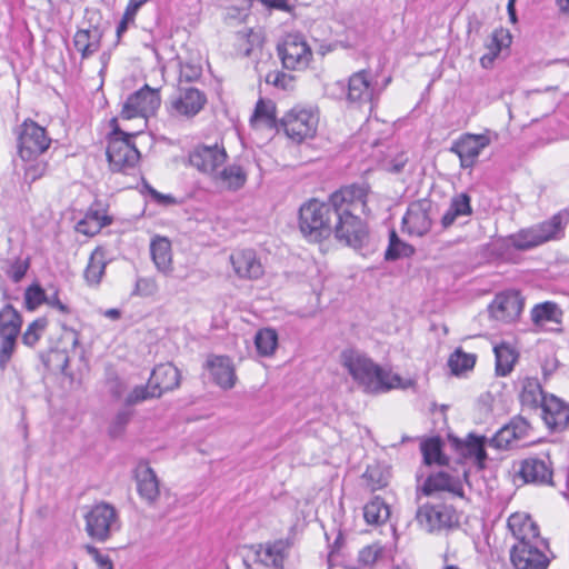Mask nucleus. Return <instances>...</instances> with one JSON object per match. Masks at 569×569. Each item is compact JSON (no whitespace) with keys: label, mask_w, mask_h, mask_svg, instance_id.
I'll return each mask as SVG.
<instances>
[{"label":"nucleus","mask_w":569,"mask_h":569,"mask_svg":"<svg viewBox=\"0 0 569 569\" xmlns=\"http://www.w3.org/2000/svg\"><path fill=\"white\" fill-rule=\"evenodd\" d=\"M243 36L247 38L249 47L246 49V56H249L254 47L262 44V38L260 33L254 32L252 29L243 31Z\"/></svg>","instance_id":"nucleus-61"},{"label":"nucleus","mask_w":569,"mask_h":569,"mask_svg":"<svg viewBox=\"0 0 569 569\" xmlns=\"http://www.w3.org/2000/svg\"><path fill=\"white\" fill-rule=\"evenodd\" d=\"M552 552L549 543L513 545L510 549V560L515 569H547Z\"/></svg>","instance_id":"nucleus-8"},{"label":"nucleus","mask_w":569,"mask_h":569,"mask_svg":"<svg viewBox=\"0 0 569 569\" xmlns=\"http://www.w3.org/2000/svg\"><path fill=\"white\" fill-rule=\"evenodd\" d=\"M470 197L462 192L451 198L449 208L441 217L440 223L443 229L450 228L458 218L472 213Z\"/></svg>","instance_id":"nucleus-31"},{"label":"nucleus","mask_w":569,"mask_h":569,"mask_svg":"<svg viewBox=\"0 0 569 569\" xmlns=\"http://www.w3.org/2000/svg\"><path fill=\"white\" fill-rule=\"evenodd\" d=\"M289 548L290 543L284 539L268 542L264 546L258 545L256 549V557L263 566L272 567L274 569H283V562Z\"/></svg>","instance_id":"nucleus-23"},{"label":"nucleus","mask_w":569,"mask_h":569,"mask_svg":"<svg viewBox=\"0 0 569 569\" xmlns=\"http://www.w3.org/2000/svg\"><path fill=\"white\" fill-rule=\"evenodd\" d=\"M496 357V375L505 377L509 375L517 361L518 353L507 343H500L493 348Z\"/></svg>","instance_id":"nucleus-36"},{"label":"nucleus","mask_w":569,"mask_h":569,"mask_svg":"<svg viewBox=\"0 0 569 569\" xmlns=\"http://www.w3.org/2000/svg\"><path fill=\"white\" fill-rule=\"evenodd\" d=\"M148 0H129L124 13L117 26V44L120 42L122 34L128 30L129 24L133 23L134 17L142 4Z\"/></svg>","instance_id":"nucleus-47"},{"label":"nucleus","mask_w":569,"mask_h":569,"mask_svg":"<svg viewBox=\"0 0 569 569\" xmlns=\"http://www.w3.org/2000/svg\"><path fill=\"white\" fill-rule=\"evenodd\" d=\"M516 473L525 483L552 485L553 470L549 457L545 459L538 457L526 458L519 462Z\"/></svg>","instance_id":"nucleus-15"},{"label":"nucleus","mask_w":569,"mask_h":569,"mask_svg":"<svg viewBox=\"0 0 569 569\" xmlns=\"http://www.w3.org/2000/svg\"><path fill=\"white\" fill-rule=\"evenodd\" d=\"M541 412L547 427L555 432L565 430L569 425V406L555 395L542 397Z\"/></svg>","instance_id":"nucleus-17"},{"label":"nucleus","mask_w":569,"mask_h":569,"mask_svg":"<svg viewBox=\"0 0 569 569\" xmlns=\"http://www.w3.org/2000/svg\"><path fill=\"white\" fill-rule=\"evenodd\" d=\"M511 42V34L508 30L502 28L496 29L492 34L490 41L486 44L489 53H495L496 57L499 56L501 49L503 47H508Z\"/></svg>","instance_id":"nucleus-50"},{"label":"nucleus","mask_w":569,"mask_h":569,"mask_svg":"<svg viewBox=\"0 0 569 569\" xmlns=\"http://www.w3.org/2000/svg\"><path fill=\"white\" fill-rule=\"evenodd\" d=\"M46 303L52 308L58 309L62 313H70V308L63 302H61L57 291L51 296H47Z\"/></svg>","instance_id":"nucleus-63"},{"label":"nucleus","mask_w":569,"mask_h":569,"mask_svg":"<svg viewBox=\"0 0 569 569\" xmlns=\"http://www.w3.org/2000/svg\"><path fill=\"white\" fill-rule=\"evenodd\" d=\"M348 189L341 187L332 192L328 201L311 198L299 208V229L301 233L313 242H321L332 234V227L341 203L348 202Z\"/></svg>","instance_id":"nucleus-2"},{"label":"nucleus","mask_w":569,"mask_h":569,"mask_svg":"<svg viewBox=\"0 0 569 569\" xmlns=\"http://www.w3.org/2000/svg\"><path fill=\"white\" fill-rule=\"evenodd\" d=\"M180 379V371L177 367L172 363H161L152 370L149 378V387L159 391V397H161L163 392L178 388Z\"/></svg>","instance_id":"nucleus-22"},{"label":"nucleus","mask_w":569,"mask_h":569,"mask_svg":"<svg viewBox=\"0 0 569 569\" xmlns=\"http://www.w3.org/2000/svg\"><path fill=\"white\" fill-rule=\"evenodd\" d=\"M525 306L523 298L518 291L510 290L498 293L489 305L490 316L497 320L511 322L521 313Z\"/></svg>","instance_id":"nucleus-16"},{"label":"nucleus","mask_w":569,"mask_h":569,"mask_svg":"<svg viewBox=\"0 0 569 569\" xmlns=\"http://www.w3.org/2000/svg\"><path fill=\"white\" fill-rule=\"evenodd\" d=\"M278 56L284 69L302 70L308 67L312 52L300 34H288L277 46Z\"/></svg>","instance_id":"nucleus-10"},{"label":"nucleus","mask_w":569,"mask_h":569,"mask_svg":"<svg viewBox=\"0 0 569 569\" xmlns=\"http://www.w3.org/2000/svg\"><path fill=\"white\" fill-rule=\"evenodd\" d=\"M107 261L104 249L96 248L89 259V263L84 270V279L89 284H98L104 274Z\"/></svg>","instance_id":"nucleus-37"},{"label":"nucleus","mask_w":569,"mask_h":569,"mask_svg":"<svg viewBox=\"0 0 569 569\" xmlns=\"http://www.w3.org/2000/svg\"><path fill=\"white\" fill-rule=\"evenodd\" d=\"M425 496H432L438 491H448L458 497H463L462 482L445 471L429 475L420 488Z\"/></svg>","instance_id":"nucleus-21"},{"label":"nucleus","mask_w":569,"mask_h":569,"mask_svg":"<svg viewBox=\"0 0 569 569\" xmlns=\"http://www.w3.org/2000/svg\"><path fill=\"white\" fill-rule=\"evenodd\" d=\"M161 104L159 90L150 88L148 84L140 90L131 93L126 100L122 110V119H132L141 117L147 119L156 114Z\"/></svg>","instance_id":"nucleus-9"},{"label":"nucleus","mask_w":569,"mask_h":569,"mask_svg":"<svg viewBox=\"0 0 569 569\" xmlns=\"http://www.w3.org/2000/svg\"><path fill=\"white\" fill-rule=\"evenodd\" d=\"M380 556V549L375 546H367L359 552V561L366 566L373 565Z\"/></svg>","instance_id":"nucleus-60"},{"label":"nucleus","mask_w":569,"mask_h":569,"mask_svg":"<svg viewBox=\"0 0 569 569\" xmlns=\"http://www.w3.org/2000/svg\"><path fill=\"white\" fill-rule=\"evenodd\" d=\"M83 219L92 222L91 230L89 233H99L103 227L112 223V218L106 213H102L99 209L90 208Z\"/></svg>","instance_id":"nucleus-53"},{"label":"nucleus","mask_w":569,"mask_h":569,"mask_svg":"<svg viewBox=\"0 0 569 569\" xmlns=\"http://www.w3.org/2000/svg\"><path fill=\"white\" fill-rule=\"evenodd\" d=\"M489 144L490 138L487 134L465 133L452 142L449 150L459 157L461 168L470 169L476 164L480 152Z\"/></svg>","instance_id":"nucleus-12"},{"label":"nucleus","mask_w":569,"mask_h":569,"mask_svg":"<svg viewBox=\"0 0 569 569\" xmlns=\"http://www.w3.org/2000/svg\"><path fill=\"white\" fill-rule=\"evenodd\" d=\"M341 362L350 376L368 392L387 391L400 383V377L391 375L360 352L348 349L341 353Z\"/></svg>","instance_id":"nucleus-3"},{"label":"nucleus","mask_w":569,"mask_h":569,"mask_svg":"<svg viewBox=\"0 0 569 569\" xmlns=\"http://www.w3.org/2000/svg\"><path fill=\"white\" fill-rule=\"evenodd\" d=\"M150 253L157 270L164 276L172 271L171 243L167 238L158 237L151 241Z\"/></svg>","instance_id":"nucleus-30"},{"label":"nucleus","mask_w":569,"mask_h":569,"mask_svg":"<svg viewBox=\"0 0 569 569\" xmlns=\"http://www.w3.org/2000/svg\"><path fill=\"white\" fill-rule=\"evenodd\" d=\"M415 248L402 241L396 230H390L389 232V244L385 252V259L387 261H396L400 258H409L415 253Z\"/></svg>","instance_id":"nucleus-42"},{"label":"nucleus","mask_w":569,"mask_h":569,"mask_svg":"<svg viewBox=\"0 0 569 569\" xmlns=\"http://www.w3.org/2000/svg\"><path fill=\"white\" fill-rule=\"evenodd\" d=\"M443 442L440 437H432L427 440H423L420 445V450L423 458V463L426 466L438 465L446 466L448 465L449 459L442 451Z\"/></svg>","instance_id":"nucleus-34"},{"label":"nucleus","mask_w":569,"mask_h":569,"mask_svg":"<svg viewBox=\"0 0 569 569\" xmlns=\"http://www.w3.org/2000/svg\"><path fill=\"white\" fill-rule=\"evenodd\" d=\"M318 118L313 112L293 108L280 119L279 128H282L290 139L301 142L315 136Z\"/></svg>","instance_id":"nucleus-11"},{"label":"nucleus","mask_w":569,"mask_h":569,"mask_svg":"<svg viewBox=\"0 0 569 569\" xmlns=\"http://www.w3.org/2000/svg\"><path fill=\"white\" fill-rule=\"evenodd\" d=\"M221 182L228 190L237 191L247 182V171L239 164H229L218 171L213 178Z\"/></svg>","instance_id":"nucleus-32"},{"label":"nucleus","mask_w":569,"mask_h":569,"mask_svg":"<svg viewBox=\"0 0 569 569\" xmlns=\"http://www.w3.org/2000/svg\"><path fill=\"white\" fill-rule=\"evenodd\" d=\"M230 261L238 277L244 279H258L263 274V267L252 249L236 250L230 256Z\"/></svg>","instance_id":"nucleus-20"},{"label":"nucleus","mask_w":569,"mask_h":569,"mask_svg":"<svg viewBox=\"0 0 569 569\" xmlns=\"http://www.w3.org/2000/svg\"><path fill=\"white\" fill-rule=\"evenodd\" d=\"M517 439L516 431L506 425L495 433L489 443L498 449H509L511 448L512 442Z\"/></svg>","instance_id":"nucleus-51"},{"label":"nucleus","mask_w":569,"mask_h":569,"mask_svg":"<svg viewBox=\"0 0 569 569\" xmlns=\"http://www.w3.org/2000/svg\"><path fill=\"white\" fill-rule=\"evenodd\" d=\"M348 202L341 203L332 227V234L339 242L361 249L369 241L367 224L356 214L358 210L367 213L368 188L359 184L346 186Z\"/></svg>","instance_id":"nucleus-1"},{"label":"nucleus","mask_w":569,"mask_h":569,"mask_svg":"<svg viewBox=\"0 0 569 569\" xmlns=\"http://www.w3.org/2000/svg\"><path fill=\"white\" fill-rule=\"evenodd\" d=\"M509 428H512L516 431V437L521 439L526 436L529 425L523 418L513 419L510 423H508Z\"/></svg>","instance_id":"nucleus-62"},{"label":"nucleus","mask_w":569,"mask_h":569,"mask_svg":"<svg viewBox=\"0 0 569 569\" xmlns=\"http://www.w3.org/2000/svg\"><path fill=\"white\" fill-rule=\"evenodd\" d=\"M131 417H132L131 410H129V409L120 410L113 418L112 422L110 423V427H109L110 437H112V438L120 437L123 433Z\"/></svg>","instance_id":"nucleus-54"},{"label":"nucleus","mask_w":569,"mask_h":569,"mask_svg":"<svg viewBox=\"0 0 569 569\" xmlns=\"http://www.w3.org/2000/svg\"><path fill=\"white\" fill-rule=\"evenodd\" d=\"M453 440L457 450L461 451L465 457L475 458V463L478 469H485L486 460L488 458L485 448L487 440L485 436L469 433L465 440H459L457 438Z\"/></svg>","instance_id":"nucleus-25"},{"label":"nucleus","mask_w":569,"mask_h":569,"mask_svg":"<svg viewBox=\"0 0 569 569\" xmlns=\"http://www.w3.org/2000/svg\"><path fill=\"white\" fill-rule=\"evenodd\" d=\"M373 88L367 70H360L349 77L347 84V99L350 102L371 101Z\"/></svg>","instance_id":"nucleus-24"},{"label":"nucleus","mask_w":569,"mask_h":569,"mask_svg":"<svg viewBox=\"0 0 569 569\" xmlns=\"http://www.w3.org/2000/svg\"><path fill=\"white\" fill-rule=\"evenodd\" d=\"M569 223V210L565 209L553 214L550 219L536 224V230L542 243L550 240H559L565 236V228Z\"/></svg>","instance_id":"nucleus-27"},{"label":"nucleus","mask_w":569,"mask_h":569,"mask_svg":"<svg viewBox=\"0 0 569 569\" xmlns=\"http://www.w3.org/2000/svg\"><path fill=\"white\" fill-rule=\"evenodd\" d=\"M19 336L0 335V370H6L17 348Z\"/></svg>","instance_id":"nucleus-49"},{"label":"nucleus","mask_w":569,"mask_h":569,"mask_svg":"<svg viewBox=\"0 0 569 569\" xmlns=\"http://www.w3.org/2000/svg\"><path fill=\"white\" fill-rule=\"evenodd\" d=\"M119 529L117 510L109 503L96 505L86 515V531L96 541H107Z\"/></svg>","instance_id":"nucleus-7"},{"label":"nucleus","mask_w":569,"mask_h":569,"mask_svg":"<svg viewBox=\"0 0 569 569\" xmlns=\"http://www.w3.org/2000/svg\"><path fill=\"white\" fill-rule=\"evenodd\" d=\"M134 136V133H127L114 126L109 134L106 152L112 171L127 172L138 163L140 152L131 141Z\"/></svg>","instance_id":"nucleus-4"},{"label":"nucleus","mask_w":569,"mask_h":569,"mask_svg":"<svg viewBox=\"0 0 569 569\" xmlns=\"http://www.w3.org/2000/svg\"><path fill=\"white\" fill-rule=\"evenodd\" d=\"M549 396L543 392L542 387L537 378L527 377L522 381V389L520 392V402L522 406L538 409L541 408L542 397Z\"/></svg>","instance_id":"nucleus-33"},{"label":"nucleus","mask_w":569,"mask_h":569,"mask_svg":"<svg viewBox=\"0 0 569 569\" xmlns=\"http://www.w3.org/2000/svg\"><path fill=\"white\" fill-rule=\"evenodd\" d=\"M212 380L223 389H231L236 382L234 368L228 357L216 356L207 361Z\"/></svg>","instance_id":"nucleus-26"},{"label":"nucleus","mask_w":569,"mask_h":569,"mask_svg":"<svg viewBox=\"0 0 569 569\" xmlns=\"http://www.w3.org/2000/svg\"><path fill=\"white\" fill-rule=\"evenodd\" d=\"M22 323L21 313L11 303L0 309V335L19 336Z\"/></svg>","instance_id":"nucleus-35"},{"label":"nucleus","mask_w":569,"mask_h":569,"mask_svg":"<svg viewBox=\"0 0 569 569\" xmlns=\"http://www.w3.org/2000/svg\"><path fill=\"white\" fill-rule=\"evenodd\" d=\"M511 243L517 250H529L537 246L542 244L540 236L536 230V227H531L526 230H521L511 238Z\"/></svg>","instance_id":"nucleus-45"},{"label":"nucleus","mask_w":569,"mask_h":569,"mask_svg":"<svg viewBox=\"0 0 569 569\" xmlns=\"http://www.w3.org/2000/svg\"><path fill=\"white\" fill-rule=\"evenodd\" d=\"M228 158L223 146L200 144L196 147L189 154L190 164L197 168L200 172L213 176L218 172L217 169L222 166Z\"/></svg>","instance_id":"nucleus-13"},{"label":"nucleus","mask_w":569,"mask_h":569,"mask_svg":"<svg viewBox=\"0 0 569 569\" xmlns=\"http://www.w3.org/2000/svg\"><path fill=\"white\" fill-rule=\"evenodd\" d=\"M46 129L31 119H27L18 131V153L23 161H32L50 146Z\"/></svg>","instance_id":"nucleus-5"},{"label":"nucleus","mask_w":569,"mask_h":569,"mask_svg":"<svg viewBox=\"0 0 569 569\" xmlns=\"http://www.w3.org/2000/svg\"><path fill=\"white\" fill-rule=\"evenodd\" d=\"M432 201L423 198L409 204L402 223L407 227L409 233L422 237L427 234L432 227Z\"/></svg>","instance_id":"nucleus-14"},{"label":"nucleus","mask_w":569,"mask_h":569,"mask_svg":"<svg viewBox=\"0 0 569 569\" xmlns=\"http://www.w3.org/2000/svg\"><path fill=\"white\" fill-rule=\"evenodd\" d=\"M562 316L558 305L551 301H546L536 305L531 310V320L537 326H542L546 322H560Z\"/></svg>","instance_id":"nucleus-39"},{"label":"nucleus","mask_w":569,"mask_h":569,"mask_svg":"<svg viewBox=\"0 0 569 569\" xmlns=\"http://www.w3.org/2000/svg\"><path fill=\"white\" fill-rule=\"evenodd\" d=\"M136 479L140 497L153 503L160 493L156 472L149 466H143L137 470Z\"/></svg>","instance_id":"nucleus-29"},{"label":"nucleus","mask_w":569,"mask_h":569,"mask_svg":"<svg viewBox=\"0 0 569 569\" xmlns=\"http://www.w3.org/2000/svg\"><path fill=\"white\" fill-rule=\"evenodd\" d=\"M507 527L517 539L516 545L548 542L540 537L538 525L528 515L512 513L508 518Z\"/></svg>","instance_id":"nucleus-18"},{"label":"nucleus","mask_w":569,"mask_h":569,"mask_svg":"<svg viewBox=\"0 0 569 569\" xmlns=\"http://www.w3.org/2000/svg\"><path fill=\"white\" fill-rule=\"evenodd\" d=\"M159 398V391H156L149 387V382L146 386H137L126 398V406H133L147 399Z\"/></svg>","instance_id":"nucleus-52"},{"label":"nucleus","mask_w":569,"mask_h":569,"mask_svg":"<svg viewBox=\"0 0 569 569\" xmlns=\"http://www.w3.org/2000/svg\"><path fill=\"white\" fill-rule=\"evenodd\" d=\"M87 552L93 558L99 569H113V563L108 555H102L99 549L91 545H87Z\"/></svg>","instance_id":"nucleus-59"},{"label":"nucleus","mask_w":569,"mask_h":569,"mask_svg":"<svg viewBox=\"0 0 569 569\" xmlns=\"http://www.w3.org/2000/svg\"><path fill=\"white\" fill-rule=\"evenodd\" d=\"M103 32L98 27L80 29L73 37V44L81 52V58L87 59L100 49Z\"/></svg>","instance_id":"nucleus-28"},{"label":"nucleus","mask_w":569,"mask_h":569,"mask_svg":"<svg viewBox=\"0 0 569 569\" xmlns=\"http://www.w3.org/2000/svg\"><path fill=\"white\" fill-rule=\"evenodd\" d=\"M47 301L44 289L37 282L30 284L24 291V306L29 311L36 310Z\"/></svg>","instance_id":"nucleus-48"},{"label":"nucleus","mask_w":569,"mask_h":569,"mask_svg":"<svg viewBox=\"0 0 569 569\" xmlns=\"http://www.w3.org/2000/svg\"><path fill=\"white\" fill-rule=\"evenodd\" d=\"M390 516V508L379 496H376L363 508L365 520L369 525H380L386 522Z\"/></svg>","instance_id":"nucleus-40"},{"label":"nucleus","mask_w":569,"mask_h":569,"mask_svg":"<svg viewBox=\"0 0 569 569\" xmlns=\"http://www.w3.org/2000/svg\"><path fill=\"white\" fill-rule=\"evenodd\" d=\"M257 352L262 357H270L278 347V333L272 328L259 329L254 336Z\"/></svg>","instance_id":"nucleus-41"},{"label":"nucleus","mask_w":569,"mask_h":569,"mask_svg":"<svg viewBox=\"0 0 569 569\" xmlns=\"http://www.w3.org/2000/svg\"><path fill=\"white\" fill-rule=\"evenodd\" d=\"M204 92L193 87H179V97L171 103L172 109L181 116L192 118L206 106Z\"/></svg>","instance_id":"nucleus-19"},{"label":"nucleus","mask_w":569,"mask_h":569,"mask_svg":"<svg viewBox=\"0 0 569 569\" xmlns=\"http://www.w3.org/2000/svg\"><path fill=\"white\" fill-rule=\"evenodd\" d=\"M416 520L428 532L448 530L459 525L456 509L447 503L420 506L416 512Z\"/></svg>","instance_id":"nucleus-6"},{"label":"nucleus","mask_w":569,"mask_h":569,"mask_svg":"<svg viewBox=\"0 0 569 569\" xmlns=\"http://www.w3.org/2000/svg\"><path fill=\"white\" fill-rule=\"evenodd\" d=\"M362 477L367 481V486L370 490L376 491L387 487L390 473L388 467L373 463L367 467Z\"/></svg>","instance_id":"nucleus-43"},{"label":"nucleus","mask_w":569,"mask_h":569,"mask_svg":"<svg viewBox=\"0 0 569 569\" xmlns=\"http://www.w3.org/2000/svg\"><path fill=\"white\" fill-rule=\"evenodd\" d=\"M263 6L268 9H276L283 12H290L292 10L288 0H264Z\"/></svg>","instance_id":"nucleus-64"},{"label":"nucleus","mask_w":569,"mask_h":569,"mask_svg":"<svg viewBox=\"0 0 569 569\" xmlns=\"http://www.w3.org/2000/svg\"><path fill=\"white\" fill-rule=\"evenodd\" d=\"M276 104L271 100L259 99L256 103L251 122L262 121L266 127L279 130L280 120L277 119Z\"/></svg>","instance_id":"nucleus-38"},{"label":"nucleus","mask_w":569,"mask_h":569,"mask_svg":"<svg viewBox=\"0 0 569 569\" xmlns=\"http://www.w3.org/2000/svg\"><path fill=\"white\" fill-rule=\"evenodd\" d=\"M29 268H30V259L29 258H27L24 260L17 258L9 263V268L6 270V273L14 283H18L24 278Z\"/></svg>","instance_id":"nucleus-55"},{"label":"nucleus","mask_w":569,"mask_h":569,"mask_svg":"<svg viewBox=\"0 0 569 569\" xmlns=\"http://www.w3.org/2000/svg\"><path fill=\"white\" fill-rule=\"evenodd\" d=\"M48 319L40 317L33 320L22 333V343L27 347H34L48 327Z\"/></svg>","instance_id":"nucleus-46"},{"label":"nucleus","mask_w":569,"mask_h":569,"mask_svg":"<svg viewBox=\"0 0 569 569\" xmlns=\"http://www.w3.org/2000/svg\"><path fill=\"white\" fill-rule=\"evenodd\" d=\"M202 70L199 66L191 63L181 64L179 80L182 82H193L201 77Z\"/></svg>","instance_id":"nucleus-58"},{"label":"nucleus","mask_w":569,"mask_h":569,"mask_svg":"<svg viewBox=\"0 0 569 569\" xmlns=\"http://www.w3.org/2000/svg\"><path fill=\"white\" fill-rule=\"evenodd\" d=\"M475 363L476 356L472 353H466L460 348L456 349L448 359V366L451 369V372L456 376L472 369Z\"/></svg>","instance_id":"nucleus-44"},{"label":"nucleus","mask_w":569,"mask_h":569,"mask_svg":"<svg viewBox=\"0 0 569 569\" xmlns=\"http://www.w3.org/2000/svg\"><path fill=\"white\" fill-rule=\"evenodd\" d=\"M158 291V284L152 277H139L136 280L133 295L140 297H151Z\"/></svg>","instance_id":"nucleus-56"},{"label":"nucleus","mask_w":569,"mask_h":569,"mask_svg":"<svg viewBox=\"0 0 569 569\" xmlns=\"http://www.w3.org/2000/svg\"><path fill=\"white\" fill-rule=\"evenodd\" d=\"M295 77L282 71H271L266 76V82L282 90L293 88Z\"/></svg>","instance_id":"nucleus-57"}]
</instances>
